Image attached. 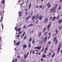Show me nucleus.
I'll return each instance as SVG.
<instances>
[{"label": "nucleus", "mask_w": 62, "mask_h": 62, "mask_svg": "<svg viewBox=\"0 0 62 62\" xmlns=\"http://www.w3.org/2000/svg\"><path fill=\"white\" fill-rule=\"evenodd\" d=\"M49 19L48 18H45V19L44 21V23H47Z\"/></svg>", "instance_id": "obj_1"}, {"label": "nucleus", "mask_w": 62, "mask_h": 62, "mask_svg": "<svg viewBox=\"0 0 62 62\" xmlns=\"http://www.w3.org/2000/svg\"><path fill=\"white\" fill-rule=\"evenodd\" d=\"M62 44V43H61V42H60V43H59V47H58L57 49V51H60V48H61V46Z\"/></svg>", "instance_id": "obj_2"}, {"label": "nucleus", "mask_w": 62, "mask_h": 62, "mask_svg": "<svg viewBox=\"0 0 62 62\" xmlns=\"http://www.w3.org/2000/svg\"><path fill=\"white\" fill-rule=\"evenodd\" d=\"M49 4L50 2H49L47 4L46 6H48L47 7V8H50V7H51V4Z\"/></svg>", "instance_id": "obj_3"}, {"label": "nucleus", "mask_w": 62, "mask_h": 62, "mask_svg": "<svg viewBox=\"0 0 62 62\" xmlns=\"http://www.w3.org/2000/svg\"><path fill=\"white\" fill-rule=\"evenodd\" d=\"M56 7H54V8L53 7V8L50 10V12H52V11L53 10H55L56 8Z\"/></svg>", "instance_id": "obj_4"}, {"label": "nucleus", "mask_w": 62, "mask_h": 62, "mask_svg": "<svg viewBox=\"0 0 62 62\" xmlns=\"http://www.w3.org/2000/svg\"><path fill=\"white\" fill-rule=\"evenodd\" d=\"M22 47L23 48V50H24V49H26V47H27V45L25 44Z\"/></svg>", "instance_id": "obj_5"}, {"label": "nucleus", "mask_w": 62, "mask_h": 62, "mask_svg": "<svg viewBox=\"0 0 62 62\" xmlns=\"http://www.w3.org/2000/svg\"><path fill=\"white\" fill-rule=\"evenodd\" d=\"M58 22L59 23V24H60L62 22V19H60L58 20Z\"/></svg>", "instance_id": "obj_6"}, {"label": "nucleus", "mask_w": 62, "mask_h": 62, "mask_svg": "<svg viewBox=\"0 0 62 62\" xmlns=\"http://www.w3.org/2000/svg\"><path fill=\"white\" fill-rule=\"evenodd\" d=\"M50 27H51V26H50V24H49L48 25L47 27V31H49L50 30Z\"/></svg>", "instance_id": "obj_7"}, {"label": "nucleus", "mask_w": 62, "mask_h": 62, "mask_svg": "<svg viewBox=\"0 0 62 62\" xmlns=\"http://www.w3.org/2000/svg\"><path fill=\"white\" fill-rule=\"evenodd\" d=\"M35 49H38V50H40V49H41V46L36 47H35Z\"/></svg>", "instance_id": "obj_8"}, {"label": "nucleus", "mask_w": 62, "mask_h": 62, "mask_svg": "<svg viewBox=\"0 0 62 62\" xmlns=\"http://www.w3.org/2000/svg\"><path fill=\"white\" fill-rule=\"evenodd\" d=\"M25 32H24L22 34L21 37V38H23L24 37V35H25Z\"/></svg>", "instance_id": "obj_9"}, {"label": "nucleus", "mask_w": 62, "mask_h": 62, "mask_svg": "<svg viewBox=\"0 0 62 62\" xmlns=\"http://www.w3.org/2000/svg\"><path fill=\"white\" fill-rule=\"evenodd\" d=\"M21 30V28H19L18 29V28L16 29V31H18V32H19V31H20Z\"/></svg>", "instance_id": "obj_10"}, {"label": "nucleus", "mask_w": 62, "mask_h": 62, "mask_svg": "<svg viewBox=\"0 0 62 62\" xmlns=\"http://www.w3.org/2000/svg\"><path fill=\"white\" fill-rule=\"evenodd\" d=\"M39 15H37L36 16V20H37L39 19Z\"/></svg>", "instance_id": "obj_11"}, {"label": "nucleus", "mask_w": 62, "mask_h": 62, "mask_svg": "<svg viewBox=\"0 0 62 62\" xmlns=\"http://www.w3.org/2000/svg\"><path fill=\"white\" fill-rule=\"evenodd\" d=\"M35 15H34L31 18V20H34V19L35 18Z\"/></svg>", "instance_id": "obj_12"}, {"label": "nucleus", "mask_w": 62, "mask_h": 62, "mask_svg": "<svg viewBox=\"0 0 62 62\" xmlns=\"http://www.w3.org/2000/svg\"><path fill=\"white\" fill-rule=\"evenodd\" d=\"M43 55L42 56V57H43V58H45V57H46V55L45 54L43 53Z\"/></svg>", "instance_id": "obj_13"}, {"label": "nucleus", "mask_w": 62, "mask_h": 62, "mask_svg": "<svg viewBox=\"0 0 62 62\" xmlns=\"http://www.w3.org/2000/svg\"><path fill=\"white\" fill-rule=\"evenodd\" d=\"M20 43H21V42H18V43H16V46H18L20 44Z\"/></svg>", "instance_id": "obj_14"}, {"label": "nucleus", "mask_w": 62, "mask_h": 62, "mask_svg": "<svg viewBox=\"0 0 62 62\" xmlns=\"http://www.w3.org/2000/svg\"><path fill=\"white\" fill-rule=\"evenodd\" d=\"M31 16H29V17H27L25 18V20H28V19H29V18H31Z\"/></svg>", "instance_id": "obj_15"}, {"label": "nucleus", "mask_w": 62, "mask_h": 62, "mask_svg": "<svg viewBox=\"0 0 62 62\" xmlns=\"http://www.w3.org/2000/svg\"><path fill=\"white\" fill-rule=\"evenodd\" d=\"M18 14H19V17H21L22 16V15L21 14V12H19L18 13Z\"/></svg>", "instance_id": "obj_16"}, {"label": "nucleus", "mask_w": 62, "mask_h": 62, "mask_svg": "<svg viewBox=\"0 0 62 62\" xmlns=\"http://www.w3.org/2000/svg\"><path fill=\"white\" fill-rule=\"evenodd\" d=\"M55 41V44H57V43H58V40H57V39H56Z\"/></svg>", "instance_id": "obj_17"}, {"label": "nucleus", "mask_w": 62, "mask_h": 62, "mask_svg": "<svg viewBox=\"0 0 62 62\" xmlns=\"http://www.w3.org/2000/svg\"><path fill=\"white\" fill-rule=\"evenodd\" d=\"M34 25V24H30L29 25H28V27H29V26H30V27H31V26H33V25Z\"/></svg>", "instance_id": "obj_18"}, {"label": "nucleus", "mask_w": 62, "mask_h": 62, "mask_svg": "<svg viewBox=\"0 0 62 62\" xmlns=\"http://www.w3.org/2000/svg\"><path fill=\"white\" fill-rule=\"evenodd\" d=\"M55 18H56V17H55V16H54L53 17V19H52V21H54V20H55Z\"/></svg>", "instance_id": "obj_19"}, {"label": "nucleus", "mask_w": 62, "mask_h": 62, "mask_svg": "<svg viewBox=\"0 0 62 62\" xmlns=\"http://www.w3.org/2000/svg\"><path fill=\"white\" fill-rule=\"evenodd\" d=\"M31 2L29 4V9H30V8H31Z\"/></svg>", "instance_id": "obj_20"}, {"label": "nucleus", "mask_w": 62, "mask_h": 62, "mask_svg": "<svg viewBox=\"0 0 62 62\" xmlns=\"http://www.w3.org/2000/svg\"><path fill=\"white\" fill-rule=\"evenodd\" d=\"M41 32H40L39 34L38 35V37H39H39H40V36H41Z\"/></svg>", "instance_id": "obj_21"}, {"label": "nucleus", "mask_w": 62, "mask_h": 62, "mask_svg": "<svg viewBox=\"0 0 62 62\" xmlns=\"http://www.w3.org/2000/svg\"><path fill=\"white\" fill-rule=\"evenodd\" d=\"M52 53L50 52V53H49L48 55V57H50V56H51V55L52 54Z\"/></svg>", "instance_id": "obj_22"}, {"label": "nucleus", "mask_w": 62, "mask_h": 62, "mask_svg": "<svg viewBox=\"0 0 62 62\" xmlns=\"http://www.w3.org/2000/svg\"><path fill=\"white\" fill-rule=\"evenodd\" d=\"M39 20H42V17H41V16H39Z\"/></svg>", "instance_id": "obj_23"}, {"label": "nucleus", "mask_w": 62, "mask_h": 62, "mask_svg": "<svg viewBox=\"0 0 62 62\" xmlns=\"http://www.w3.org/2000/svg\"><path fill=\"white\" fill-rule=\"evenodd\" d=\"M24 59H25L27 57V55L26 54L24 55Z\"/></svg>", "instance_id": "obj_24"}, {"label": "nucleus", "mask_w": 62, "mask_h": 62, "mask_svg": "<svg viewBox=\"0 0 62 62\" xmlns=\"http://www.w3.org/2000/svg\"><path fill=\"white\" fill-rule=\"evenodd\" d=\"M57 37V36H56L54 38V42H55V40H56V38Z\"/></svg>", "instance_id": "obj_25"}, {"label": "nucleus", "mask_w": 62, "mask_h": 62, "mask_svg": "<svg viewBox=\"0 0 62 62\" xmlns=\"http://www.w3.org/2000/svg\"><path fill=\"white\" fill-rule=\"evenodd\" d=\"M62 28V26H59V30H61Z\"/></svg>", "instance_id": "obj_26"}, {"label": "nucleus", "mask_w": 62, "mask_h": 62, "mask_svg": "<svg viewBox=\"0 0 62 62\" xmlns=\"http://www.w3.org/2000/svg\"><path fill=\"white\" fill-rule=\"evenodd\" d=\"M55 55V54L54 53L53 55H52V57H54V55Z\"/></svg>", "instance_id": "obj_27"}, {"label": "nucleus", "mask_w": 62, "mask_h": 62, "mask_svg": "<svg viewBox=\"0 0 62 62\" xmlns=\"http://www.w3.org/2000/svg\"><path fill=\"white\" fill-rule=\"evenodd\" d=\"M55 31L56 33V34H57L58 33V31L57 30H56Z\"/></svg>", "instance_id": "obj_28"}, {"label": "nucleus", "mask_w": 62, "mask_h": 62, "mask_svg": "<svg viewBox=\"0 0 62 62\" xmlns=\"http://www.w3.org/2000/svg\"><path fill=\"white\" fill-rule=\"evenodd\" d=\"M27 38V36H25L24 38V39H23L24 40H25V39H26Z\"/></svg>", "instance_id": "obj_29"}, {"label": "nucleus", "mask_w": 62, "mask_h": 62, "mask_svg": "<svg viewBox=\"0 0 62 62\" xmlns=\"http://www.w3.org/2000/svg\"><path fill=\"white\" fill-rule=\"evenodd\" d=\"M22 32L21 31H20L18 32V35H19V34H22Z\"/></svg>", "instance_id": "obj_30"}, {"label": "nucleus", "mask_w": 62, "mask_h": 62, "mask_svg": "<svg viewBox=\"0 0 62 62\" xmlns=\"http://www.w3.org/2000/svg\"><path fill=\"white\" fill-rule=\"evenodd\" d=\"M47 36H46L45 37V40H44V41H46L47 40Z\"/></svg>", "instance_id": "obj_31"}, {"label": "nucleus", "mask_w": 62, "mask_h": 62, "mask_svg": "<svg viewBox=\"0 0 62 62\" xmlns=\"http://www.w3.org/2000/svg\"><path fill=\"white\" fill-rule=\"evenodd\" d=\"M46 29V27H45L43 31V32H44L45 31V30Z\"/></svg>", "instance_id": "obj_32"}, {"label": "nucleus", "mask_w": 62, "mask_h": 62, "mask_svg": "<svg viewBox=\"0 0 62 62\" xmlns=\"http://www.w3.org/2000/svg\"><path fill=\"white\" fill-rule=\"evenodd\" d=\"M58 6V4H56L55 6V7H56V8H57V6Z\"/></svg>", "instance_id": "obj_33"}, {"label": "nucleus", "mask_w": 62, "mask_h": 62, "mask_svg": "<svg viewBox=\"0 0 62 62\" xmlns=\"http://www.w3.org/2000/svg\"><path fill=\"white\" fill-rule=\"evenodd\" d=\"M40 44H43V40H42V42L40 41Z\"/></svg>", "instance_id": "obj_34"}, {"label": "nucleus", "mask_w": 62, "mask_h": 62, "mask_svg": "<svg viewBox=\"0 0 62 62\" xmlns=\"http://www.w3.org/2000/svg\"><path fill=\"white\" fill-rule=\"evenodd\" d=\"M26 25H24L23 27V28L24 29H25V28H26Z\"/></svg>", "instance_id": "obj_35"}, {"label": "nucleus", "mask_w": 62, "mask_h": 62, "mask_svg": "<svg viewBox=\"0 0 62 62\" xmlns=\"http://www.w3.org/2000/svg\"><path fill=\"white\" fill-rule=\"evenodd\" d=\"M56 12V10L52 12V13H55Z\"/></svg>", "instance_id": "obj_36"}, {"label": "nucleus", "mask_w": 62, "mask_h": 62, "mask_svg": "<svg viewBox=\"0 0 62 62\" xmlns=\"http://www.w3.org/2000/svg\"><path fill=\"white\" fill-rule=\"evenodd\" d=\"M3 16H2L1 18V22H2V20H3Z\"/></svg>", "instance_id": "obj_37"}, {"label": "nucleus", "mask_w": 62, "mask_h": 62, "mask_svg": "<svg viewBox=\"0 0 62 62\" xmlns=\"http://www.w3.org/2000/svg\"><path fill=\"white\" fill-rule=\"evenodd\" d=\"M35 43V41H34V40H33L32 41V44H34Z\"/></svg>", "instance_id": "obj_38"}, {"label": "nucleus", "mask_w": 62, "mask_h": 62, "mask_svg": "<svg viewBox=\"0 0 62 62\" xmlns=\"http://www.w3.org/2000/svg\"><path fill=\"white\" fill-rule=\"evenodd\" d=\"M31 40H32V39H31V37L30 38V40H29V42H30L31 41Z\"/></svg>", "instance_id": "obj_39"}, {"label": "nucleus", "mask_w": 62, "mask_h": 62, "mask_svg": "<svg viewBox=\"0 0 62 62\" xmlns=\"http://www.w3.org/2000/svg\"><path fill=\"white\" fill-rule=\"evenodd\" d=\"M48 50V47H47L45 48V51H47V50Z\"/></svg>", "instance_id": "obj_40"}, {"label": "nucleus", "mask_w": 62, "mask_h": 62, "mask_svg": "<svg viewBox=\"0 0 62 62\" xmlns=\"http://www.w3.org/2000/svg\"><path fill=\"white\" fill-rule=\"evenodd\" d=\"M42 8V5H41L39 7V8Z\"/></svg>", "instance_id": "obj_41"}, {"label": "nucleus", "mask_w": 62, "mask_h": 62, "mask_svg": "<svg viewBox=\"0 0 62 62\" xmlns=\"http://www.w3.org/2000/svg\"><path fill=\"white\" fill-rule=\"evenodd\" d=\"M2 4H5V1L4 0H3V1H2Z\"/></svg>", "instance_id": "obj_42"}, {"label": "nucleus", "mask_w": 62, "mask_h": 62, "mask_svg": "<svg viewBox=\"0 0 62 62\" xmlns=\"http://www.w3.org/2000/svg\"><path fill=\"white\" fill-rule=\"evenodd\" d=\"M32 54H35V51L33 50L32 52Z\"/></svg>", "instance_id": "obj_43"}, {"label": "nucleus", "mask_w": 62, "mask_h": 62, "mask_svg": "<svg viewBox=\"0 0 62 62\" xmlns=\"http://www.w3.org/2000/svg\"><path fill=\"white\" fill-rule=\"evenodd\" d=\"M32 51H33V50H31L30 51V54H31V53H32Z\"/></svg>", "instance_id": "obj_44"}, {"label": "nucleus", "mask_w": 62, "mask_h": 62, "mask_svg": "<svg viewBox=\"0 0 62 62\" xmlns=\"http://www.w3.org/2000/svg\"><path fill=\"white\" fill-rule=\"evenodd\" d=\"M40 61H42V62H43V58H41L40 59Z\"/></svg>", "instance_id": "obj_45"}, {"label": "nucleus", "mask_w": 62, "mask_h": 62, "mask_svg": "<svg viewBox=\"0 0 62 62\" xmlns=\"http://www.w3.org/2000/svg\"><path fill=\"white\" fill-rule=\"evenodd\" d=\"M28 47L29 48H30L31 47V44H29L28 46Z\"/></svg>", "instance_id": "obj_46"}, {"label": "nucleus", "mask_w": 62, "mask_h": 62, "mask_svg": "<svg viewBox=\"0 0 62 62\" xmlns=\"http://www.w3.org/2000/svg\"><path fill=\"white\" fill-rule=\"evenodd\" d=\"M59 10H60V9H61V6H60V5L59 6Z\"/></svg>", "instance_id": "obj_47"}, {"label": "nucleus", "mask_w": 62, "mask_h": 62, "mask_svg": "<svg viewBox=\"0 0 62 62\" xmlns=\"http://www.w3.org/2000/svg\"><path fill=\"white\" fill-rule=\"evenodd\" d=\"M48 44L49 45V44H51V41H49V42H48Z\"/></svg>", "instance_id": "obj_48"}, {"label": "nucleus", "mask_w": 62, "mask_h": 62, "mask_svg": "<svg viewBox=\"0 0 62 62\" xmlns=\"http://www.w3.org/2000/svg\"><path fill=\"white\" fill-rule=\"evenodd\" d=\"M46 53H47V51L46 50L44 52V53H45V54H46Z\"/></svg>", "instance_id": "obj_49"}, {"label": "nucleus", "mask_w": 62, "mask_h": 62, "mask_svg": "<svg viewBox=\"0 0 62 62\" xmlns=\"http://www.w3.org/2000/svg\"><path fill=\"white\" fill-rule=\"evenodd\" d=\"M51 36H49L47 39H50V37H51Z\"/></svg>", "instance_id": "obj_50"}, {"label": "nucleus", "mask_w": 62, "mask_h": 62, "mask_svg": "<svg viewBox=\"0 0 62 62\" xmlns=\"http://www.w3.org/2000/svg\"><path fill=\"white\" fill-rule=\"evenodd\" d=\"M17 26H16V27H15V30H16V29H17Z\"/></svg>", "instance_id": "obj_51"}, {"label": "nucleus", "mask_w": 62, "mask_h": 62, "mask_svg": "<svg viewBox=\"0 0 62 62\" xmlns=\"http://www.w3.org/2000/svg\"><path fill=\"white\" fill-rule=\"evenodd\" d=\"M28 13L27 12H26L25 13V15H27Z\"/></svg>", "instance_id": "obj_52"}, {"label": "nucleus", "mask_w": 62, "mask_h": 62, "mask_svg": "<svg viewBox=\"0 0 62 62\" xmlns=\"http://www.w3.org/2000/svg\"><path fill=\"white\" fill-rule=\"evenodd\" d=\"M35 51L37 52H39V50L38 49H36L35 50Z\"/></svg>", "instance_id": "obj_53"}, {"label": "nucleus", "mask_w": 62, "mask_h": 62, "mask_svg": "<svg viewBox=\"0 0 62 62\" xmlns=\"http://www.w3.org/2000/svg\"><path fill=\"white\" fill-rule=\"evenodd\" d=\"M17 57L18 58H19V59H20V55H18L17 56Z\"/></svg>", "instance_id": "obj_54"}, {"label": "nucleus", "mask_w": 62, "mask_h": 62, "mask_svg": "<svg viewBox=\"0 0 62 62\" xmlns=\"http://www.w3.org/2000/svg\"><path fill=\"white\" fill-rule=\"evenodd\" d=\"M34 22H35V20H33V21H32L33 23H34Z\"/></svg>", "instance_id": "obj_55"}, {"label": "nucleus", "mask_w": 62, "mask_h": 62, "mask_svg": "<svg viewBox=\"0 0 62 62\" xmlns=\"http://www.w3.org/2000/svg\"><path fill=\"white\" fill-rule=\"evenodd\" d=\"M52 18H53V17H51L50 18V20H52Z\"/></svg>", "instance_id": "obj_56"}, {"label": "nucleus", "mask_w": 62, "mask_h": 62, "mask_svg": "<svg viewBox=\"0 0 62 62\" xmlns=\"http://www.w3.org/2000/svg\"><path fill=\"white\" fill-rule=\"evenodd\" d=\"M20 36V35H19L17 36V38H19Z\"/></svg>", "instance_id": "obj_57"}, {"label": "nucleus", "mask_w": 62, "mask_h": 62, "mask_svg": "<svg viewBox=\"0 0 62 62\" xmlns=\"http://www.w3.org/2000/svg\"><path fill=\"white\" fill-rule=\"evenodd\" d=\"M29 52H28V53H27V56H28V55H29Z\"/></svg>", "instance_id": "obj_58"}, {"label": "nucleus", "mask_w": 62, "mask_h": 62, "mask_svg": "<svg viewBox=\"0 0 62 62\" xmlns=\"http://www.w3.org/2000/svg\"><path fill=\"white\" fill-rule=\"evenodd\" d=\"M0 41H2V39H1V37H0Z\"/></svg>", "instance_id": "obj_59"}, {"label": "nucleus", "mask_w": 62, "mask_h": 62, "mask_svg": "<svg viewBox=\"0 0 62 62\" xmlns=\"http://www.w3.org/2000/svg\"><path fill=\"white\" fill-rule=\"evenodd\" d=\"M41 54V53L40 52H39V53H38V54L39 55H40Z\"/></svg>", "instance_id": "obj_60"}, {"label": "nucleus", "mask_w": 62, "mask_h": 62, "mask_svg": "<svg viewBox=\"0 0 62 62\" xmlns=\"http://www.w3.org/2000/svg\"><path fill=\"white\" fill-rule=\"evenodd\" d=\"M46 34H47V33H46V32L45 33H44L45 36H46Z\"/></svg>", "instance_id": "obj_61"}, {"label": "nucleus", "mask_w": 62, "mask_h": 62, "mask_svg": "<svg viewBox=\"0 0 62 62\" xmlns=\"http://www.w3.org/2000/svg\"><path fill=\"white\" fill-rule=\"evenodd\" d=\"M28 3V0H27V1L26 2V4H27Z\"/></svg>", "instance_id": "obj_62"}, {"label": "nucleus", "mask_w": 62, "mask_h": 62, "mask_svg": "<svg viewBox=\"0 0 62 62\" xmlns=\"http://www.w3.org/2000/svg\"><path fill=\"white\" fill-rule=\"evenodd\" d=\"M36 8H39V7H38V6H36Z\"/></svg>", "instance_id": "obj_63"}, {"label": "nucleus", "mask_w": 62, "mask_h": 62, "mask_svg": "<svg viewBox=\"0 0 62 62\" xmlns=\"http://www.w3.org/2000/svg\"><path fill=\"white\" fill-rule=\"evenodd\" d=\"M62 1V0H60L59 1V2H61V1Z\"/></svg>", "instance_id": "obj_64"}]
</instances>
